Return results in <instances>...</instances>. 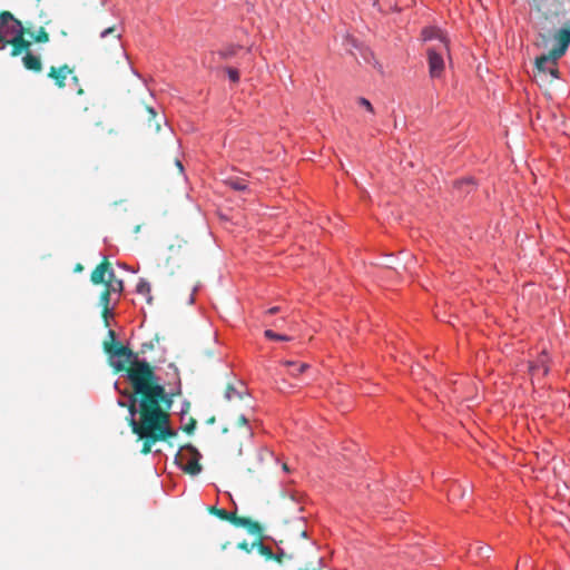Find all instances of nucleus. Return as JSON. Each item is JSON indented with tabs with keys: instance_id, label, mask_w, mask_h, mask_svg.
I'll use <instances>...</instances> for the list:
<instances>
[{
	"instance_id": "27",
	"label": "nucleus",
	"mask_w": 570,
	"mask_h": 570,
	"mask_svg": "<svg viewBox=\"0 0 570 570\" xmlns=\"http://www.w3.org/2000/svg\"><path fill=\"white\" fill-rule=\"evenodd\" d=\"M196 428V421L194 419H191L189 421V423H187L185 426H184V431L187 433V434H190L194 432Z\"/></svg>"
},
{
	"instance_id": "41",
	"label": "nucleus",
	"mask_w": 570,
	"mask_h": 570,
	"mask_svg": "<svg viewBox=\"0 0 570 570\" xmlns=\"http://www.w3.org/2000/svg\"><path fill=\"white\" fill-rule=\"evenodd\" d=\"M283 469L287 471L288 470L287 464H284Z\"/></svg>"
},
{
	"instance_id": "23",
	"label": "nucleus",
	"mask_w": 570,
	"mask_h": 570,
	"mask_svg": "<svg viewBox=\"0 0 570 570\" xmlns=\"http://www.w3.org/2000/svg\"><path fill=\"white\" fill-rule=\"evenodd\" d=\"M136 291L141 295H149L150 284L146 279H140L136 286Z\"/></svg>"
},
{
	"instance_id": "24",
	"label": "nucleus",
	"mask_w": 570,
	"mask_h": 570,
	"mask_svg": "<svg viewBox=\"0 0 570 570\" xmlns=\"http://www.w3.org/2000/svg\"><path fill=\"white\" fill-rule=\"evenodd\" d=\"M357 104L361 107L365 108L368 112L374 114V108H373L372 104L370 102V100H367L366 98H364V97L357 98Z\"/></svg>"
},
{
	"instance_id": "10",
	"label": "nucleus",
	"mask_w": 570,
	"mask_h": 570,
	"mask_svg": "<svg viewBox=\"0 0 570 570\" xmlns=\"http://www.w3.org/2000/svg\"><path fill=\"white\" fill-rule=\"evenodd\" d=\"M22 52H26V55L22 57V63L23 67L27 70L33 71V72H40L42 70V62L39 56L32 55L30 52V48L27 50H23Z\"/></svg>"
},
{
	"instance_id": "34",
	"label": "nucleus",
	"mask_w": 570,
	"mask_h": 570,
	"mask_svg": "<svg viewBox=\"0 0 570 570\" xmlns=\"http://www.w3.org/2000/svg\"><path fill=\"white\" fill-rule=\"evenodd\" d=\"M78 108L82 111V112H86L88 109H89V106L88 105H85V106H81L79 105Z\"/></svg>"
},
{
	"instance_id": "14",
	"label": "nucleus",
	"mask_w": 570,
	"mask_h": 570,
	"mask_svg": "<svg viewBox=\"0 0 570 570\" xmlns=\"http://www.w3.org/2000/svg\"><path fill=\"white\" fill-rule=\"evenodd\" d=\"M530 371L532 373H539L542 371L543 375L548 373V355L546 352H542L538 360L530 365Z\"/></svg>"
},
{
	"instance_id": "15",
	"label": "nucleus",
	"mask_w": 570,
	"mask_h": 570,
	"mask_svg": "<svg viewBox=\"0 0 570 570\" xmlns=\"http://www.w3.org/2000/svg\"><path fill=\"white\" fill-rule=\"evenodd\" d=\"M283 364L289 367L288 373L292 376H297L298 374L305 372L309 367L307 363H297L294 361H285Z\"/></svg>"
},
{
	"instance_id": "20",
	"label": "nucleus",
	"mask_w": 570,
	"mask_h": 570,
	"mask_svg": "<svg viewBox=\"0 0 570 570\" xmlns=\"http://www.w3.org/2000/svg\"><path fill=\"white\" fill-rule=\"evenodd\" d=\"M238 48H239V47H236V46H228V47H226V48H224V49L219 50V51H218V55H219V56H220V58H223V59H228V58H230V57H233V56H235V55H236V52H237V49H238Z\"/></svg>"
},
{
	"instance_id": "33",
	"label": "nucleus",
	"mask_w": 570,
	"mask_h": 570,
	"mask_svg": "<svg viewBox=\"0 0 570 570\" xmlns=\"http://www.w3.org/2000/svg\"><path fill=\"white\" fill-rule=\"evenodd\" d=\"M364 2L368 3V4H372V6H376L379 0H363Z\"/></svg>"
},
{
	"instance_id": "6",
	"label": "nucleus",
	"mask_w": 570,
	"mask_h": 570,
	"mask_svg": "<svg viewBox=\"0 0 570 570\" xmlns=\"http://www.w3.org/2000/svg\"><path fill=\"white\" fill-rule=\"evenodd\" d=\"M207 511L209 514H213L220 520L228 521L237 528L246 529L248 533H259L261 532L259 522L252 520L250 518L238 517L234 512H228V511H226L224 509H219L215 505L208 507Z\"/></svg>"
},
{
	"instance_id": "2",
	"label": "nucleus",
	"mask_w": 570,
	"mask_h": 570,
	"mask_svg": "<svg viewBox=\"0 0 570 570\" xmlns=\"http://www.w3.org/2000/svg\"><path fill=\"white\" fill-rule=\"evenodd\" d=\"M535 24L543 46L553 41L546 55L535 59L533 78L541 86H549L559 78L557 61L570 45V3L561 0H534Z\"/></svg>"
},
{
	"instance_id": "3",
	"label": "nucleus",
	"mask_w": 570,
	"mask_h": 570,
	"mask_svg": "<svg viewBox=\"0 0 570 570\" xmlns=\"http://www.w3.org/2000/svg\"><path fill=\"white\" fill-rule=\"evenodd\" d=\"M90 282L94 285H104V289L99 296V305L101 306V316L105 325L108 326V316L110 313L109 303L112 294H121L124 291V282L116 277L108 258H104L91 272Z\"/></svg>"
},
{
	"instance_id": "19",
	"label": "nucleus",
	"mask_w": 570,
	"mask_h": 570,
	"mask_svg": "<svg viewBox=\"0 0 570 570\" xmlns=\"http://www.w3.org/2000/svg\"><path fill=\"white\" fill-rule=\"evenodd\" d=\"M474 181L471 178H466L455 183L458 189H462L465 193H470L473 189Z\"/></svg>"
},
{
	"instance_id": "35",
	"label": "nucleus",
	"mask_w": 570,
	"mask_h": 570,
	"mask_svg": "<svg viewBox=\"0 0 570 570\" xmlns=\"http://www.w3.org/2000/svg\"><path fill=\"white\" fill-rule=\"evenodd\" d=\"M176 166L178 167L179 171H183V165L179 160H176Z\"/></svg>"
},
{
	"instance_id": "7",
	"label": "nucleus",
	"mask_w": 570,
	"mask_h": 570,
	"mask_svg": "<svg viewBox=\"0 0 570 570\" xmlns=\"http://www.w3.org/2000/svg\"><path fill=\"white\" fill-rule=\"evenodd\" d=\"M200 458L202 455L197 449L187 444L176 454L175 461L184 472L190 475H197L202 471V465L199 463Z\"/></svg>"
},
{
	"instance_id": "21",
	"label": "nucleus",
	"mask_w": 570,
	"mask_h": 570,
	"mask_svg": "<svg viewBox=\"0 0 570 570\" xmlns=\"http://www.w3.org/2000/svg\"><path fill=\"white\" fill-rule=\"evenodd\" d=\"M264 335L265 337L269 338V340H276V341H284V342H288L291 341L292 338L289 336H286V335H282V334H277L275 333L274 331L272 330H266L264 332Z\"/></svg>"
},
{
	"instance_id": "8",
	"label": "nucleus",
	"mask_w": 570,
	"mask_h": 570,
	"mask_svg": "<svg viewBox=\"0 0 570 570\" xmlns=\"http://www.w3.org/2000/svg\"><path fill=\"white\" fill-rule=\"evenodd\" d=\"M449 53V42L432 43L428 47L430 76L440 77L444 71V55Z\"/></svg>"
},
{
	"instance_id": "32",
	"label": "nucleus",
	"mask_w": 570,
	"mask_h": 570,
	"mask_svg": "<svg viewBox=\"0 0 570 570\" xmlns=\"http://www.w3.org/2000/svg\"><path fill=\"white\" fill-rule=\"evenodd\" d=\"M147 110H148V112H149V115H150L149 119H150V120H151V119H154V118L156 117V112H155V110H154L153 108H149V107L147 108Z\"/></svg>"
},
{
	"instance_id": "5",
	"label": "nucleus",
	"mask_w": 570,
	"mask_h": 570,
	"mask_svg": "<svg viewBox=\"0 0 570 570\" xmlns=\"http://www.w3.org/2000/svg\"><path fill=\"white\" fill-rule=\"evenodd\" d=\"M299 560L301 566L296 570H326L324 558L317 554L314 543H308L301 553H288L283 548L277 547L274 554V561L283 564L286 560Z\"/></svg>"
},
{
	"instance_id": "25",
	"label": "nucleus",
	"mask_w": 570,
	"mask_h": 570,
	"mask_svg": "<svg viewBox=\"0 0 570 570\" xmlns=\"http://www.w3.org/2000/svg\"><path fill=\"white\" fill-rule=\"evenodd\" d=\"M237 548L249 553L253 549H256V546H254V541L249 544L247 541H242L237 544Z\"/></svg>"
},
{
	"instance_id": "36",
	"label": "nucleus",
	"mask_w": 570,
	"mask_h": 570,
	"mask_svg": "<svg viewBox=\"0 0 570 570\" xmlns=\"http://www.w3.org/2000/svg\"><path fill=\"white\" fill-rule=\"evenodd\" d=\"M214 422H215V417L214 416L207 420L208 424H213Z\"/></svg>"
},
{
	"instance_id": "28",
	"label": "nucleus",
	"mask_w": 570,
	"mask_h": 570,
	"mask_svg": "<svg viewBox=\"0 0 570 570\" xmlns=\"http://www.w3.org/2000/svg\"><path fill=\"white\" fill-rule=\"evenodd\" d=\"M450 498H462L464 495V492H461L459 487H453L450 491Z\"/></svg>"
},
{
	"instance_id": "13",
	"label": "nucleus",
	"mask_w": 570,
	"mask_h": 570,
	"mask_svg": "<svg viewBox=\"0 0 570 570\" xmlns=\"http://www.w3.org/2000/svg\"><path fill=\"white\" fill-rule=\"evenodd\" d=\"M28 28V32L26 36H29L37 43H47L49 41V33L46 31L43 27H40L36 32L31 30L30 26H26Z\"/></svg>"
},
{
	"instance_id": "9",
	"label": "nucleus",
	"mask_w": 570,
	"mask_h": 570,
	"mask_svg": "<svg viewBox=\"0 0 570 570\" xmlns=\"http://www.w3.org/2000/svg\"><path fill=\"white\" fill-rule=\"evenodd\" d=\"M73 68H71L70 66H68L67 63L65 65H61V66H51L49 71H48V78H50L51 80H53L55 85L58 87V88H63L66 86V80L67 78L73 73Z\"/></svg>"
},
{
	"instance_id": "38",
	"label": "nucleus",
	"mask_w": 570,
	"mask_h": 570,
	"mask_svg": "<svg viewBox=\"0 0 570 570\" xmlns=\"http://www.w3.org/2000/svg\"><path fill=\"white\" fill-rule=\"evenodd\" d=\"M81 269H82V266L80 264L77 265L76 271H81Z\"/></svg>"
},
{
	"instance_id": "22",
	"label": "nucleus",
	"mask_w": 570,
	"mask_h": 570,
	"mask_svg": "<svg viewBox=\"0 0 570 570\" xmlns=\"http://www.w3.org/2000/svg\"><path fill=\"white\" fill-rule=\"evenodd\" d=\"M227 184L235 190H245L246 189V184L244 183L243 179H239V178H229L227 180Z\"/></svg>"
},
{
	"instance_id": "1",
	"label": "nucleus",
	"mask_w": 570,
	"mask_h": 570,
	"mask_svg": "<svg viewBox=\"0 0 570 570\" xmlns=\"http://www.w3.org/2000/svg\"><path fill=\"white\" fill-rule=\"evenodd\" d=\"M110 357L116 373L125 372L131 386L129 415L126 417L137 441L142 443L140 453L147 455L153 445L166 442L177 435L170 425V410L174 394L160 384L154 367L147 361H140L127 346L116 342V333L110 330L102 344Z\"/></svg>"
},
{
	"instance_id": "30",
	"label": "nucleus",
	"mask_w": 570,
	"mask_h": 570,
	"mask_svg": "<svg viewBox=\"0 0 570 570\" xmlns=\"http://www.w3.org/2000/svg\"><path fill=\"white\" fill-rule=\"evenodd\" d=\"M478 554L485 556L489 552V547H478Z\"/></svg>"
},
{
	"instance_id": "12",
	"label": "nucleus",
	"mask_w": 570,
	"mask_h": 570,
	"mask_svg": "<svg viewBox=\"0 0 570 570\" xmlns=\"http://www.w3.org/2000/svg\"><path fill=\"white\" fill-rule=\"evenodd\" d=\"M256 537V540L254 541V546H256V550L261 556H263L266 560H273L274 561V554L275 552L272 551V549L263 543V527L261 525V532L259 533H252Z\"/></svg>"
},
{
	"instance_id": "4",
	"label": "nucleus",
	"mask_w": 570,
	"mask_h": 570,
	"mask_svg": "<svg viewBox=\"0 0 570 570\" xmlns=\"http://www.w3.org/2000/svg\"><path fill=\"white\" fill-rule=\"evenodd\" d=\"M28 28L14 18L10 11H0V42L11 46V56L18 57L23 50L31 47V41L26 39Z\"/></svg>"
},
{
	"instance_id": "26",
	"label": "nucleus",
	"mask_w": 570,
	"mask_h": 570,
	"mask_svg": "<svg viewBox=\"0 0 570 570\" xmlns=\"http://www.w3.org/2000/svg\"><path fill=\"white\" fill-rule=\"evenodd\" d=\"M227 73L233 82H237L239 80V72L236 69L227 68Z\"/></svg>"
},
{
	"instance_id": "40",
	"label": "nucleus",
	"mask_w": 570,
	"mask_h": 570,
	"mask_svg": "<svg viewBox=\"0 0 570 570\" xmlns=\"http://www.w3.org/2000/svg\"><path fill=\"white\" fill-rule=\"evenodd\" d=\"M119 405H120V406H126V403L120 401V402H119Z\"/></svg>"
},
{
	"instance_id": "29",
	"label": "nucleus",
	"mask_w": 570,
	"mask_h": 570,
	"mask_svg": "<svg viewBox=\"0 0 570 570\" xmlns=\"http://www.w3.org/2000/svg\"><path fill=\"white\" fill-rule=\"evenodd\" d=\"M70 76H71V80H72V82H73L76 86H79V78H78L76 75H73V73H72V75H70ZM77 94H78V95H80V96H81V95H83V89H82L81 87H78V89H77Z\"/></svg>"
},
{
	"instance_id": "18",
	"label": "nucleus",
	"mask_w": 570,
	"mask_h": 570,
	"mask_svg": "<svg viewBox=\"0 0 570 570\" xmlns=\"http://www.w3.org/2000/svg\"><path fill=\"white\" fill-rule=\"evenodd\" d=\"M225 399L228 401H233L236 399L242 401L244 399V395L242 392L237 391L232 384H228L225 390Z\"/></svg>"
},
{
	"instance_id": "39",
	"label": "nucleus",
	"mask_w": 570,
	"mask_h": 570,
	"mask_svg": "<svg viewBox=\"0 0 570 570\" xmlns=\"http://www.w3.org/2000/svg\"><path fill=\"white\" fill-rule=\"evenodd\" d=\"M160 129V125L156 124V130L158 131Z\"/></svg>"
},
{
	"instance_id": "31",
	"label": "nucleus",
	"mask_w": 570,
	"mask_h": 570,
	"mask_svg": "<svg viewBox=\"0 0 570 570\" xmlns=\"http://www.w3.org/2000/svg\"><path fill=\"white\" fill-rule=\"evenodd\" d=\"M278 312H281V307H278V306L271 307V308L267 311V313H268V314H276V313H278Z\"/></svg>"
},
{
	"instance_id": "11",
	"label": "nucleus",
	"mask_w": 570,
	"mask_h": 570,
	"mask_svg": "<svg viewBox=\"0 0 570 570\" xmlns=\"http://www.w3.org/2000/svg\"><path fill=\"white\" fill-rule=\"evenodd\" d=\"M422 38L425 42L440 43L448 42L445 35L438 28L429 27L422 30Z\"/></svg>"
},
{
	"instance_id": "17",
	"label": "nucleus",
	"mask_w": 570,
	"mask_h": 570,
	"mask_svg": "<svg viewBox=\"0 0 570 570\" xmlns=\"http://www.w3.org/2000/svg\"><path fill=\"white\" fill-rule=\"evenodd\" d=\"M110 36L114 41L120 46V38H121V33L117 32V29L115 26L112 27H108L106 28L105 30H102L100 32V38L101 39H105L106 37Z\"/></svg>"
},
{
	"instance_id": "16",
	"label": "nucleus",
	"mask_w": 570,
	"mask_h": 570,
	"mask_svg": "<svg viewBox=\"0 0 570 570\" xmlns=\"http://www.w3.org/2000/svg\"><path fill=\"white\" fill-rule=\"evenodd\" d=\"M248 419L245 414H240L237 419L238 426L243 428L242 436L245 439H250L253 435L252 430L247 426Z\"/></svg>"
},
{
	"instance_id": "37",
	"label": "nucleus",
	"mask_w": 570,
	"mask_h": 570,
	"mask_svg": "<svg viewBox=\"0 0 570 570\" xmlns=\"http://www.w3.org/2000/svg\"><path fill=\"white\" fill-rule=\"evenodd\" d=\"M301 535H302V538H306V537H307L306 531H302V532H301Z\"/></svg>"
}]
</instances>
